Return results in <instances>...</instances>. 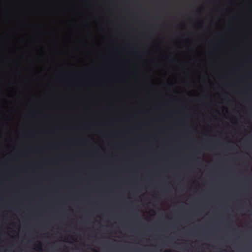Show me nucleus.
<instances>
[{
  "mask_svg": "<svg viewBox=\"0 0 252 252\" xmlns=\"http://www.w3.org/2000/svg\"><path fill=\"white\" fill-rule=\"evenodd\" d=\"M38 245L37 246V248L39 250L42 251V249L41 243L40 242H38Z\"/></svg>",
  "mask_w": 252,
  "mask_h": 252,
  "instance_id": "nucleus-1",
  "label": "nucleus"
},
{
  "mask_svg": "<svg viewBox=\"0 0 252 252\" xmlns=\"http://www.w3.org/2000/svg\"><path fill=\"white\" fill-rule=\"evenodd\" d=\"M165 252H172L170 250H167Z\"/></svg>",
  "mask_w": 252,
  "mask_h": 252,
  "instance_id": "nucleus-2",
  "label": "nucleus"
}]
</instances>
